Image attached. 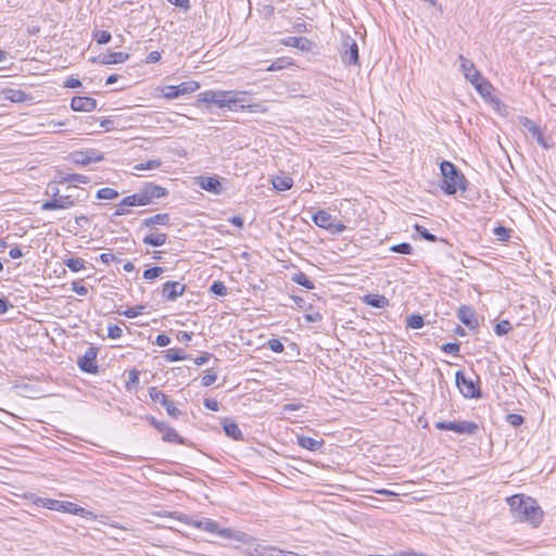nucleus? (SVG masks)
I'll list each match as a JSON object with an SVG mask.
<instances>
[{
    "mask_svg": "<svg viewBox=\"0 0 556 556\" xmlns=\"http://www.w3.org/2000/svg\"><path fill=\"white\" fill-rule=\"evenodd\" d=\"M440 172L442 176L441 189L445 194L452 195L458 190H466L467 179L452 162L442 161Z\"/></svg>",
    "mask_w": 556,
    "mask_h": 556,
    "instance_id": "obj_5",
    "label": "nucleus"
},
{
    "mask_svg": "<svg viewBox=\"0 0 556 556\" xmlns=\"http://www.w3.org/2000/svg\"><path fill=\"white\" fill-rule=\"evenodd\" d=\"M97 101L91 97L76 96L72 98L71 108L76 112H91L96 109Z\"/></svg>",
    "mask_w": 556,
    "mask_h": 556,
    "instance_id": "obj_17",
    "label": "nucleus"
},
{
    "mask_svg": "<svg viewBox=\"0 0 556 556\" xmlns=\"http://www.w3.org/2000/svg\"><path fill=\"white\" fill-rule=\"evenodd\" d=\"M267 346L275 353H281L285 350L283 343L279 339H269Z\"/></svg>",
    "mask_w": 556,
    "mask_h": 556,
    "instance_id": "obj_51",
    "label": "nucleus"
},
{
    "mask_svg": "<svg viewBox=\"0 0 556 556\" xmlns=\"http://www.w3.org/2000/svg\"><path fill=\"white\" fill-rule=\"evenodd\" d=\"M298 444L303 448L315 452V451H318L323 446L324 441L323 440L318 441L314 438L306 437V435H299Z\"/></svg>",
    "mask_w": 556,
    "mask_h": 556,
    "instance_id": "obj_27",
    "label": "nucleus"
},
{
    "mask_svg": "<svg viewBox=\"0 0 556 556\" xmlns=\"http://www.w3.org/2000/svg\"><path fill=\"white\" fill-rule=\"evenodd\" d=\"M457 317L470 330H476L479 328V321L476 312L471 306L462 305L457 309Z\"/></svg>",
    "mask_w": 556,
    "mask_h": 556,
    "instance_id": "obj_14",
    "label": "nucleus"
},
{
    "mask_svg": "<svg viewBox=\"0 0 556 556\" xmlns=\"http://www.w3.org/2000/svg\"><path fill=\"white\" fill-rule=\"evenodd\" d=\"M239 110L251 113H265L267 111L266 106L262 103L245 104V101L243 102V106H239Z\"/></svg>",
    "mask_w": 556,
    "mask_h": 556,
    "instance_id": "obj_45",
    "label": "nucleus"
},
{
    "mask_svg": "<svg viewBox=\"0 0 556 556\" xmlns=\"http://www.w3.org/2000/svg\"><path fill=\"white\" fill-rule=\"evenodd\" d=\"M163 440L165 442H175V443H178V444H185V439L182 437H180L177 433V431L174 428L169 427V426L163 432Z\"/></svg>",
    "mask_w": 556,
    "mask_h": 556,
    "instance_id": "obj_35",
    "label": "nucleus"
},
{
    "mask_svg": "<svg viewBox=\"0 0 556 556\" xmlns=\"http://www.w3.org/2000/svg\"><path fill=\"white\" fill-rule=\"evenodd\" d=\"M511 330V325L508 320H501L494 327V332L497 336H505Z\"/></svg>",
    "mask_w": 556,
    "mask_h": 556,
    "instance_id": "obj_46",
    "label": "nucleus"
},
{
    "mask_svg": "<svg viewBox=\"0 0 556 556\" xmlns=\"http://www.w3.org/2000/svg\"><path fill=\"white\" fill-rule=\"evenodd\" d=\"M55 182L89 184L90 178L80 174H65L64 172L58 170L55 175Z\"/></svg>",
    "mask_w": 556,
    "mask_h": 556,
    "instance_id": "obj_22",
    "label": "nucleus"
},
{
    "mask_svg": "<svg viewBox=\"0 0 556 556\" xmlns=\"http://www.w3.org/2000/svg\"><path fill=\"white\" fill-rule=\"evenodd\" d=\"M416 232L426 241L437 242L439 239L435 235L431 233L427 228L421 225L416 224L414 226Z\"/></svg>",
    "mask_w": 556,
    "mask_h": 556,
    "instance_id": "obj_40",
    "label": "nucleus"
},
{
    "mask_svg": "<svg viewBox=\"0 0 556 556\" xmlns=\"http://www.w3.org/2000/svg\"><path fill=\"white\" fill-rule=\"evenodd\" d=\"M129 59V54L125 52H109L100 54L96 60L101 64H118L124 63Z\"/></svg>",
    "mask_w": 556,
    "mask_h": 556,
    "instance_id": "obj_21",
    "label": "nucleus"
},
{
    "mask_svg": "<svg viewBox=\"0 0 556 556\" xmlns=\"http://www.w3.org/2000/svg\"><path fill=\"white\" fill-rule=\"evenodd\" d=\"M345 229H346V226L343 223H341V222L334 223L332 219L330 223V227L327 230L332 235H339V233L343 232Z\"/></svg>",
    "mask_w": 556,
    "mask_h": 556,
    "instance_id": "obj_54",
    "label": "nucleus"
},
{
    "mask_svg": "<svg viewBox=\"0 0 556 556\" xmlns=\"http://www.w3.org/2000/svg\"><path fill=\"white\" fill-rule=\"evenodd\" d=\"M149 395L154 403H160L170 417L178 418L181 416V410L175 406V404L168 399L166 394L157 390L156 387L149 388Z\"/></svg>",
    "mask_w": 556,
    "mask_h": 556,
    "instance_id": "obj_9",
    "label": "nucleus"
},
{
    "mask_svg": "<svg viewBox=\"0 0 556 556\" xmlns=\"http://www.w3.org/2000/svg\"><path fill=\"white\" fill-rule=\"evenodd\" d=\"M75 204L71 195H61L46 201L41 205L42 211H54L70 208Z\"/></svg>",
    "mask_w": 556,
    "mask_h": 556,
    "instance_id": "obj_15",
    "label": "nucleus"
},
{
    "mask_svg": "<svg viewBox=\"0 0 556 556\" xmlns=\"http://www.w3.org/2000/svg\"><path fill=\"white\" fill-rule=\"evenodd\" d=\"M167 194L168 191L164 187L146 182L136 193L125 197L119 202V206H146L153 203L155 199L164 198Z\"/></svg>",
    "mask_w": 556,
    "mask_h": 556,
    "instance_id": "obj_4",
    "label": "nucleus"
},
{
    "mask_svg": "<svg viewBox=\"0 0 556 556\" xmlns=\"http://www.w3.org/2000/svg\"><path fill=\"white\" fill-rule=\"evenodd\" d=\"M312 219L316 226L327 230L333 218L327 211L319 210L313 214Z\"/></svg>",
    "mask_w": 556,
    "mask_h": 556,
    "instance_id": "obj_28",
    "label": "nucleus"
},
{
    "mask_svg": "<svg viewBox=\"0 0 556 556\" xmlns=\"http://www.w3.org/2000/svg\"><path fill=\"white\" fill-rule=\"evenodd\" d=\"M154 342L159 346H167L170 343V338L165 333H160L156 336Z\"/></svg>",
    "mask_w": 556,
    "mask_h": 556,
    "instance_id": "obj_59",
    "label": "nucleus"
},
{
    "mask_svg": "<svg viewBox=\"0 0 556 556\" xmlns=\"http://www.w3.org/2000/svg\"><path fill=\"white\" fill-rule=\"evenodd\" d=\"M179 519L197 529H200V530L213 533V534H217L218 536L226 539V540H235V541H238L241 543H250L253 540V536H251L250 534L242 532V531L232 530L229 528H223L218 525L217 521L210 519V518H201V519L193 520V519L188 518L187 516H184V517H180Z\"/></svg>",
    "mask_w": 556,
    "mask_h": 556,
    "instance_id": "obj_3",
    "label": "nucleus"
},
{
    "mask_svg": "<svg viewBox=\"0 0 556 556\" xmlns=\"http://www.w3.org/2000/svg\"><path fill=\"white\" fill-rule=\"evenodd\" d=\"M167 235L163 232L149 233L144 236L142 242L151 247H162L166 243Z\"/></svg>",
    "mask_w": 556,
    "mask_h": 556,
    "instance_id": "obj_30",
    "label": "nucleus"
},
{
    "mask_svg": "<svg viewBox=\"0 0 556 556\" xmlns=\"http://www.w3.org/2000/svg\"><path fill=\"white\" fill-rule=\"evenodd\" d=\"M139 376H140V371L137 370L136 368L129 370L128 379L125 382V388L127 391H131L132 389H135L138 386Z\"/></svg>",
    "mask_w": 556,
    "mask_h": 556,
    "instance_id": "obj_38",
    "label": "nucleus"
},
{
    "mask_svg": "<svg viewBox=\"0 0 556 556\" xmlns=\"http://www.w3.org/2000/svg\"><path fill=\"white\" fill-rule=\"evenodd\" d=\"M210 291L212 293H214L215 295L217 296H225L227 295L228 293V289L227 287L225 286V283L220 280H215L211 287H210Z\"/></svg>",
    "mask_w": 556,
    "mask_h": 556,
    "instance_id": "obj_43",
    "label": "nucleus"
},
{
    "mask_svg": "<svg viewBox=\"0 0 556 556\" xmlns=\"http://www.w3.org/2000/svg\"><path fill=\"white\" fill-rule=\"evenodd\" d=\"M164 357L168 362H177L187 359L189 356L181 349H169Z\"/></svg>",
    "mask_w": 556,
    "mask_h": 556,
    "instance_id": "obj_37",
    "label": "nucleus"
},
{
    "mask_svg": "<svg viewBox=\"0 0 556 556\" xmlns=\"http://www.w3.org/2000/svg\"><path fill=\"white\" fill-rule=\"evenodd\" d=\"M199 88L195 81H185L177 86H165L163 88V96L166 99H177L180 96L192 93Z\"/></svg>",
    "mask_w": 556,
    "mask_h": 556,
    "instance_id": "obj_11",
    "label": "nucleus"
},
{
    "mask_svg": "<svg viewBox=\"0 0 556 556\" xmlns=\"http://www.w3.org/2000/svg\"><path fill=\"white\" fill-rule=\"evenodd\" d=\"M247 545V554L250 556H267L268 546L256 543V540H253L250 543H244Z\"/></svg>",
    "mask_w": 556,
    "mask_h": 556,
    "instance_id": "obj_29",
    "label": "nucleus"
},
{
    "mask_svg": "<svg viewBox=\"0 0 556 556\" xmlns=\"http://www.w3.org/2000/svg\"><path fill=\"white\" fill-rule=\"evenodd\" d=\"M506 420L513 427H519L525 422V418L519 414H508Z\"/></svg>",
    "mask_w": 556,
    "mask_h": 556,
    "instance_id": "obj_52",
    "label": "nucleus"
},
{
    "mask_svg": "<svg viewBox=\"0 0 556 556\" xmlns=\"http://www.w3.org/2000/svg\"><path fill=\"white\" fill-rule=\"evenodd\" d=\"M460 344L458 342H447L442 345L441 350L444 353L456 355L459 352Z\"/></svg>",
    "mask_w": 556,
    "mask_h": 556,
    "instance_id": "obj_50",
    "label": "nucleus"
},
{
    "mask_svg": "<svg viewBox=\"0 0 556 556\" xmlns=\"http://www.w3.org/2000/svg\"><path fill=\"white\" fill-rule=\"evenodd\" d=\"M223 429H224L226 435L231 438L232 440L244 441V435H243L241 429L239 428L237 422H235L232 419L225 418L223 420Z\"/></svg>",
    "mask_w": 556,
    "mask_h": 556,
    "instance_id": "obj_20",
    "label": "nucleus"
},
{
    "mask_svg": "<svg viewBox=\"0 0 556 556\" xmlns=\"http://www.w3.org/2000/svg\"><path fill=\"white\" fill-rule=\"evenodd\" d=\"M425 325L424 318L421 315L413 314L407 317L406 326L412 329H420Z\"/></svg>",
    "mask_w": 556,
    "mask_h": 556,
    "instance_id": "obj_41",
    "label": "nucleus"
},
{
    "mask_svg": "<svg viewBox=\"0 0 556 556\" xmlns=\"http://www.w3.org/2000/svg\"><path fill=\"white\" fill-rule=\"evenodd\" d=\"M343 46L342 61L348 65L358 64V46L356 41L351 37H346L343 40Z\"/></svg>",
    "mask_w": 556,
    "mask_h": 556,
    "instance_id": "obj_12",
    "label": "nucleus"
},
{
    "mask_svg": "<svg viewBox=\"0 0 556 556\" xmlns=\"http://www.w3.org/2000/svg\"><path fill=\"white\" fill-rule=\"evenodd\" d=\"M186 291V285L179 281H166L162 287V296L167 301H176Z\"/></svg>",
    "mask_w": 556,
    "mask_h": 556,
    "instance_id": "obj_13",
    "label": "nucleus"
},
{
    "mask_svg": "<svg viewBox=\"0 0 556 556\" xmlns=\"http://www.w3.org/2000/svg\"><path fill=\"white\" fill-rule=\"evenodd\" d=\"M514 517L520 521L539 527L543 520V510L538 502L523 494H516L507 498Z\"/></svg>",
    "mask_w": 556,
    "mask_h": 556,
    "instance_id": "obj_1",
    "label": "nucleus"
},
{
    "mask_svg": "<svg viewBox=\"0 0 556 556\" xmlns=\"http://www.w3.org/2000/svg\"><path fill=\"white\" fill-rule=\"evenodd\" d=\"M392 252L400 253V254H412L413 253V247L409 243L402 242L399 244H394L390 248Z\"/></svg>",
    "mask_w": 556,
    "mask_h": 556,
    "instance_id": "obj_48",
    "label": "nucleus"
},
{
    "mask_svg": "<svg viewBox=\"0 0 556 556\" xmlns=\"http://www.w3.org/2000/svg\"><path fill=\"white\" fill-rule=\"evenodd\" d=\"M64 265L72 271L77 273L85 268V261L80 257H71L63 261Z\"/></svg>",
    "mask_w": 556,
    "mask_h": 556,
    "instance_id": "obj_36",
    "label": "nucleus"
},
{
    "mask_svg": "<svg viewBox=\"0 0 556 556\" xmlns=\"http://www.w3.org/2000/svg\"><path fill=\"white\" fill-rule=\"evenodd\" d=\"M111 38L112 36L108 30H97L93 34V39L100 45H105L110 42Z\"/></svg>",
    "mask_w": 556,
    "mask_h": 556,
    "instance_id": "obj_49",
    "label": "nucleus"
},
{
    "mask_svg": "<svg viewBox=\"0 0 556 556\" xmlns=\"http://www.w3.org/2000/svg\"><path fill=\"white\" fill-rule=\"evenodd\" d=\"M60 511L80 516L87 520H94L97 518V516L91 510H87L86 508L72 502L62 501V507Z\"/></svg>",
    "mask_w": 556,
    "mask_h": 556,
    "instance_id": "obj_16",
    "label": "nucleus"
},
{
    "mask_svg": "<svg viewBox=\"0 0 556 556\" xmlns=\"http://www.w3.org/2000/svg\"><path fill=\"white\" fill-rule=\"evenodd\" d=\"M149 421L150 424L155 428L157 429L160 432H164L165 429L168 427V425L164 421H160L157 419H155L154 417H150L149 418Z\"/></svg>",
    "mask_w": 556,
    "mask_h": 556,
    "instance_id": "obj_60",
    "label": "nucleus"
},
{
    "mask_svg": "<svg viewBox=\"0 0 556 556\" xmlns=\"http://www.w3.org/2000/svg\"><path fill=\"white\" fill-rule=\"evenodd\" d=\"M304 319L308 323H317L323 319V316L320 313L316 312V313L305 314Z\"/></svg>",
    "mask_w": 556,
    "mask_h": 556,
    "instance_id": "obj_63",
    "label": "nucleus"
},
{
    "mask_svg": "<svg viewBox=\"0 0 556 556\" xmlns=\"http://www.w3.org/2000/svg\"><path fill=\"white\" fill-rule=\"evenodd\" d=\"M117 197L118 191L110 187L101 188L97 192V198L100 200H114Z\"/></svg>",
    "mask_w": 556,
    "mask_h": 556,
    "instance_id": "obj_39",
    "label": "nucleus"
},
{
    "mask_svg": "<svg viewBox=\"0 0 556 556\" xmlns=\"http://www.w3.org/2000/svg\"><path fill=\"white\" fill-rule=\"evenodd\" d=\"M123 336V329L117 325H110L108 328V337L111 339H119Z\"/></svg>",
    "mask_w": 556,
    "mask_h": 556,
    "instance_id": "obj_55",
    "label": "nucleus"
},
{
    "mask_svg": "<svg viewBox=\"0 0 556 556\" xmlns=\"http://www.w3.org/2000/svg\"><path fill=\"white\" fill-rule=\"evenodd\" d=\"M217 380V374L214 371H208L206 375L202 377V386L210 387Z\"/></svg>",
    "mask_w": 556,
    "mask_h": 556,
    "instance_id": "obj_56",
    "label": "nucleus"
},
{
    "mask_svg": "<svg viewBox=\"0 0 556 556\" xmlns=\"http://www.w3.org/2000/svg\"><path fill=\"white\" fill-rule=\"evenodd\" d=\"M291 280L308 290H312L315 288L314 282L308 279V277L303 271L295 273Z\"/></svg>",
    "mask_w": 556,
    "mask_h": 556,
    "instance_id": "obj_34",
    "label": "nucleus"
},
{
    "mask_svg": "<svg viewBox=\"0 0 556 556\" xmlns=\"http://www.w3.org/2000/svg\"><path fill=\"white\" fill-rule=\"evenodd\" d=\"M100 260H101V262H103L105 264H110L111 262H119V258H117L112 253H102V254H100Z\"/></svg>",
    "mask_w": 556,
    "mask_h": 556,
    "instance_id": "obj_62",
    "label": "nucleus"
},
{
    "mask_svg": "<svg viewBox=\"0 0 556 556\" xmlns=\"http://www.w3.org/2000/svg\"><path fill=\"white\" fill-rule=\"evenodd\" d=\"M271 182L274 188L278 191L289 190L293 185V180L289 176H276L273 178Z\"/></svg>",
    "mask_w": 556,
    "mask_h": 556,
    "instance_id": "obj_31",
    "label": "nucleus"
},
{
    "mask_svg": "<svg viewBox=\"0 0 556 556\" xmlns=\"http://www.w3.org/2000/svg\"><path fill=\"white\" fill-rule=\"evenodd\" d=\"M363 302L376 308H384L389 305V300L384 295L374 293L366 294Z\"/></svg>",
    "mask_w": 556,
    "mask_h": 556,
    "instance_id": "obj_26",
    "label": "nucleus"
},
{
    "mask_svg": "<svg viewBox=\"0 0 556 556\" xmlns=\"http://www.w3.org/2000/svg\"><path fill=\"white\" fill-rule=\"evenodd\" d=\"M435 428L439 430L454 431L459 434H475L478 430V425L473 421H438Z\"/></svg>",
    "mask_w": 556,
    "mask_h": 556,
    "instance_id": "obj_7",
    "label": "nucleus"
},
{
    "mask_svg": "<svg viewBox=\"0 0 556 556\" xmlns=\"http://www.w3.org/2000/svg\"><path fill=\"white\" fill-rule=\"evenodd\" d=\"M521 124L536 139L540 146H542L543 148L548 147L544 140V136L542 134L541 128L534 122H532L528 117H523Z\"/></svg>",
    "mask_w": 556,
    "mask_h": 556,
    "instance_id": "obj_23",
    "label": "nucleus"
},
{
    "mask_svg": "<svg viewBox=\"0 0 556 556\" xmlns=\"http://www.w3.org/2000/svg\"><path fill=\"white\" fill-rule=\"evenodd\" d=\"M458 60L460 63V71L467 80L472 83V80H477L480 78V76H482L481 73L476 68L473 62L465 58L463 54L458 55Z\"/></svg>",
    "mask_w": 556,
    "mask_h": 556,
    "instance_id": "obj_18",
    "label": "nucleus"
},
{
    "mask_svg": "<svg viewBox=\"0 0 556 556\" xmlns=\"http://www.w3.org/2000/svg\"><path fill=\"white\" fill-rule=\"evenodd\" d=\"M285 66H286V61L283 59H278L268 66L267 71H269V72L278 71V70L283 68Z\"/></svg>",
    "mask_w": 556,
    "mask_h": 556,
    "instance_id": "obj_61",
    "label": "nucleus"
},
{
    "mask_svg": "<svg viewBox=\"0 0 556 556\" xmlns=\"http://www.w3.org/2000/svg\"><path fill=\"white\" fill-rule=\"evenodd\" d=\"M200 186L202 189L214 194H220L223 191L220 181L215 177H202Z\"/></svg>",
    "mask_w": 556,
    "mask_h": 556,
    "instance_id": "obj_25",
    "label": "nucleus"
},
{
    "mask_svg": "<svg viewBox=\"0 0 556 556\" xmlns=\"http://www.w3.org/2000/svg\"><path fill=\"white\" fill-rule=\"evenodd\" d=\"M282 555H283V549L276 547V546H271V545L268 546L267 556H282Z\"/></svg>",
    "mask_w": 556,
    "mask_h": 556,
    "instance_id": "obj_64",
    "label": "nucleus"
},
{
    "mask_svg": "<svg viewBox=\"0 0 556 556\" xmlns=\"http://www.w3.org/2000/svg\"><path fill=\"white\" fill-rule=\"evenodd\" d=\"M479 377L475 374L472 377L466 376L464 371L458 370L455 374V382L459 390L466 399H481L482 392L479 386Z\"/></svg>",
    "mask_w": 556,
    "mask_h": 556,
    "instance_id": "obj_6",
    "label": "nucleus"
},
{
    "mask_svg": "<svg viewBox=\"0 0 556 556\" xmlns=\"http://www.w3.org/2000/svg\"><path fill=\"white\" fill-rule=\"evenodd\" d=\"M164 268L161 266H153L143 271V278L147 280H153L160 277L164 273Z\"/></svg>",
    "mask_w": 556,
    "mask_h": 556,
    "instance_id": "obj_44",
    "label": "nucleus"
},
{
    "mask_svg": "<svg viewBox=\"0 0 556 556\" xmlns=\"http://www.w3.org/2000/svg\"><path fill=\"white\" fill-rule=\"evenodd\" d=\"M35 504L37 506H41V507L48 508L50 510H56V511H60L61 507H62V501L46 498V497H38L35 501Z\"/></svg>",
    "mask_w": 556,
    "mask_h": 556,
    "instance_id": "obj_33",
    "label": "nucleus"
},
{
    "mask_svg": "<svg viewBox=\"0 0 556 556\" xmlns=\"http://www.w3.org/2000/svg\"><path fill=\"white\" fill-rule=\"evenodd\" d=\"M281 43L305 52L311 51L314 46V43L306 37H287L281 40Z\"/></svg>",
    "mask_w": 556,
    "mask_h": 556,
    "instance_id": "obj_19",
    "label": "nucleus"
},
{
    "mask_svg": "<svg viewBox=\"0 0 556 556\" xmlns=\"http://www.w3.org/2000/svg\"><path fill=\"white\" fill-rule=\"evenodd\" d=\"M203 405L207 409L213 410V412H217L219 409V403L215 399H211V397L204 399Z\"/></svg>",
    "mask_w": 556,
    "mask_h": 556,
    "instance_id": "obj_57",
    "label": "nucleus"
},
{
    "mask_svg": "<svg viewBox=\"0 0 556 556\" xmlns=\"http://www.w3.org/2000/svg\"><path fill=\"white\" fill-rule=\"evenodd\" d=\"M162 165V162L160 160H149L147 162L138 163L134 166V169L136 170H150L159 168Z\"/></svg>",
    "mask_w": 556,
    "mask_h": 556,
    "instance_id": "obj_42",
    "label": "nucleus"
},
{
    "mask_svg": "<svg viewBox=\"0 0 556 556\" xmlns=\"http://www.w3.org/2000/svg\"><path fill=\"white\" fill-rule=\"evenodd\" d=\"M170 217L167 213H160L141 220V227L153 228L155 225L168 226Z\"/></svg>",
    "mask_w": 556,
    "mask_h": 556,
    "instance_id": "obj_24",
    "label": "nucleus"
},
{
    "mask_svg": "<svg viewBox=\"0 0 556 556\" xmlns=\"http://www.w3.org/2000/svg\"><path fill=\"white\" fill-rule=\"evenodd\" d=\"M509 232L510 230L502 225H498L493 229V233L496 236L497 240L502 242L507 241L510 238Z\"/></svg>",
    "mask_w": 556,
    "mask_h": 556,
    "instance_id": "obj_47",
    "label": "nucleus"
},
{
    "mask_svg": "<svg viewBox=\"0 0 556 556\" xmlns=\"http://www.w3.org/2000/svg\"><path fill=\"white\" fill-rule=\"evenodd\" d=\"M247 92L238 90H205L199 93V101L206 104H214L219 109H228L229 111H239V106H243Z\"/></svg>",
    "mask_w": 556,
    "mask_h": 556,
    "instance_id": "obj_2",
    "label": "nucleus"
},
{
    "mask_svg": "<svg viewBox=\"0 0 556 556\" xmlns=\"http://www.w3.org/2000/svg\"><path fill=\"white\" fill-rule=\"evenodd\" d=\"M70 160L76 165H89L90 163H97L104 160L103 153L94 150H77L70 153Z\"/></svg>",
    "mask_w": 556,
    "mask_h": 556,
    "instance_id": "obj_8",
    "label": "nucleus"
},
{
    "mask_svg": "<svg viewBox=\"0 0 556 556\" xmlns=\"http://www.w3.org/2000/svg\"><path fill=\"white\" fill-rule=\"evenodd\" d=\"M471 84L482 97L489 96L493 89L492 85L483 76H480L477 80H472Z\"/></svg>",
    "mask_w": 556,
    "mask_h": 556,
    "instance_id": "obj_32",
    "label": "nucleus"
},
{
    "mask_svg": "<svg viewBox=\"0 0 556 556\" xmlns=\"http://www.w3.org/2000/svg\"><path fill=\"white\" fill-rule=\"evenodd\" d=\"M142 309H143V306L138 305L136 307L127 308L124 312H119V314L124 315L125 317H128V318H135L141 314Z\"/></svg>",
    "mask_w": 556,
    "mask_h": 556,
    "instance_id": "obj_53",
    "label": "nucleus"
},
{
    "mask_svg": "<svg viewBox=\"0 0 556 556\" xmlns=\"http://www.w3.org/2000/svg\"><path fill=\"white\" fill-rule=\"evenodd\" d=\"M98 350L93 346L87 349L85 354L77 361V365L83 372L97 374L99 366L97 364Z\"/></svg>",
    "mask_w": 556,
    "mask_h": 556,
    "instance_id": "obj_10",
    "label": "nucleus"
},
{
    "mask_svg": "<svg viewBox=\"0 0 556 556\" xmlns=\"http://www.w3.org/2000/svg\"><path fill=\"white\" fill-rule=\"evenodd\" d=\"M72 290L78 295L85 296L88 294V288L84 285H80L76 281L72 283Z\"/></svg>",
    "mask_w": 556,
    "mask_h": 556,
    "instance_id": "obj_58",
    "label": "nucleus"
}]
</instances>
